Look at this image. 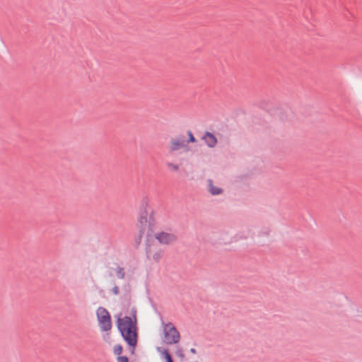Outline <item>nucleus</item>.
I'll use <instances>...</instances> for the list:
<instances>
[{
	"label": "nucleus",
	"mask_w": 362,
	"mask_h": 362,
	"mask_svg": "<svg viewBox=\"0 0 362 362\" xmlns=\"http://www.w3.org/2000/svg\"><path fill=\"white\" fill-rule=\"evenodd\" d=\"M116 274L119 279H124L125 276L124 269L121 267H117V268L116 269Z\"/></svg>",
	"instance_id": "nucleus-11"
},
{
	"label": "nucleus",
	"mask_w": 362,
	"mask_h": 362,
	"mask_svg": "<svg viewBox=\"0 0 362 362\" xmlns=\"http://www.w3.org/2000/svg\"><path fill=\"white\" fill-rule=\"evenodd\" d=\"M145 250L147 259H152L156 263L160 261L164 254L163 250L159 245L150 239L146 240Z\"/></svg>",
	"instance_id": "nucleus-3"
},
{
	"label": "nucleus",
	"mask_w": 362,
	"mask_h": 362,
	"mask_svg": "<svg viewBox=\"0 0 362 362\" xmlns=\"http://www.w3.org/2000/svg\"><path fill=\"white\" fill-rule=\"evenodd\" d=\"M175 354L180 358L181 359H183L185 358V354L183 353V350L181 347H177L175 351Z\"/></svg>",
	"instance_id": "nucleus-14"
},
{
	"label": "nucleus",
	"mask_w": 362,
	"mask_h": 362,
	"mask_svg": "<svg viewBox=\"0 0 362 362\" xmlns=\"http://www.w3.org/2000/svg\"><path fill=\"white\" fill-rule=\"evenodd\" d=\"M190 352H191L192 354H196V353H197V351H196V349H195L194 348H192V349H190Z\"/></svg>",
	"instance_id": "nucleus-19"
},
{
	"label": "nucleus",
	"mask_w": 362,
	"mask_h": 362,
	"mask_svg": "<svg viewBox=\"0 0 362 362\" xmlns=\"http://www.w3.org/2000/svg\"><path fill=\"white\" fill-rule=\"evenodd\" d=\"M164 336L168 344H177L180 339V332L172 322L164 325Z\"/></svg>",
	"instance_id": "nucleus-5"
},
{
	"label": "nucleus",
	"mask_w": 362,
	"mask_h": 362,
	"mask_svg": "<svg viewBox=\"0 0 362 362\" xmlns=\"http://www.w3.org/2000/svg\"><path fill=\"white\" fill-rule=\"evenodd\" d=\"M123 347L120 344H117L114 346V354L118 356L122 353Z\"/></svg>",
	"instance_id": "nucleus-13"
},
{
	"label": "nucleus",
	"mask_w": 362,
	"mask_h": 362,
	"mask_svg": "<svg viewBox=\"0 0 362 362\" xmlns=\"http://www.w3.org/2000/svg\"><path fill=\"white\" fill-rule=\"evenodd\" d=\"M187 135L189 136V139L187 140H186V144H187V146H188L189 143H195V142H197V139H195V137L194 136L192 132L190 130L187 131Z\"/></svg>",
	"instance_id": "nucleus-12"
},
{
	"label": "nucleus",
	"mask_w": 362,
	"mask_h": 362,
	"mask_svg": "<svg viewBox=\"0 0 362 362\" xmlns=\"http://www.w3.org/2000/svg\"><path fill=\"white\" fill-rule=\"evenodd\" d=\"M130 315V317L125 316L124 318L119 317L117 324V328L124 340L131 348V354H134L138 339L136 309L135 308H132Z\"/></svg>",
	"instance_id": "nucleus-1"
},
{
	"label": "nucleus",
	"mask_w": 362,
	"mask_h": 362,
	"mask_svg": "<svg viewBox=\"0 0 362 362\" xmlns=\"http://www.w3.org/2000/svg\"><path fill=\"white\" fill-rule=\"evenodd\" d=\"M97 317L102 331L107 332L111 329V316L107 309L100 307L97 310Z\"/></svg>",
	"instance_id": "nucleus-4"
},
{
	"label": "nucleus",
	"mask_w": 362,
	"mask_h": 362,
	"mask_svg": "<svg viewBox=\"0 0 362 362\" xmlns=\"http://www.w3.org/2000/svg\"><path fill=\"white\" fill-rule=\"evenodd\" d=\"M181 148H185V151L189 150V147L186 144L185 136L180 135L176 138H173L170 140V150L171 152L177 151Z\"/></svg>",
	"instance_id": "nucleus-7"
},
{
	"label": "nucleus",
	"mask_w": 362,
	"mask_h": 362,
	"mask_svg": "<svg viewBox=\"0 0 362 362\" xmlns=\"http://www.w3.org/2000/svg\"><path fill=\"white\" fill-rule=\"evenodd\" d=\"M158 351L160 353H161V354L163 355V357L165 360V362H173V358H172L170 354L169 353L168 350L165 349H161V348L159 347V348H158Z\"/></svg>",
	"instance_id": "nucleus-9"
},
{
	"label": "nucleus",
	"mask_w": 362,
	"mask_h": 362,
	"mask_svg": "<svg viewBox=\"0 0 362 362\" xmlns=\"http://www.w3.org/2000/svg\"><path fill=\"white\" fill-rule=\"evenodd\" d=\"M262 234L264 235H269V231L267 230V231L263 232Z\"/></svg>",
	"instance_id": "nucleus-20"
},
{
	"label": "nucleus",
	"mask_w": 362,
	"mask_h": 362,
	"mask_svg": "<svg viewBox=\"0 0 362 362\" xmlns=\"http://www.w3.org/2000/svg\"><path fill=\"white\" fill-rule=\"evenodd\" d=\"M202 139L204 141L206 145L209 148H214L218 142L215 135L209 132H206Z\"/></svg>",
	"instance_id": "nucleus-8"
},
{
	"label": "nucleus",
	"mask_w": 362,
	"mask_h": 362,
	"mask_svg": "<svg viewBox=\"0 0 362 362\" xmlns=\"http://www.w3.org/2000/svg\"><path fill=\"white\" fill-rule=\"evenodd\" d=\"M154 237L161 245H170L177 240V236L175 234L163 231L156 233Z\"/></svg>",
	"instance_id": "nucleus-6"
},
{
	"label": "nucleus",
	"mask_w": 362,
	"mask_h": 362,
	"mask_svg": "<svg viewBox=\"0 0 362 362\" xmlns=\"http://www.w3.org/2000/svg\"><path fill=\"white\" fill-rule=\"evenodd\" d=\"M112 293L115 295H118L119 293V288L117 286H115L112 289Z\"/></svg>",
	"instance_id": "nucleus-18"
},
{
	"label": "nucleus",
	"mask_w": 362,
	"mask_h": 362,
	"mask_svg": "<svg viewBox=\"0 0 362 362\" xmlns=\"http://www.w3.org/2000/svg\"><path fill=\"white\" fill-rule=\"evenodd\" d=\"M147 207V201L146 199H143L137 219L139 234L134 239V246L136 248H138L140 245L143 236L146 232L147 239H148L149 236H151L156 224V221L153 216V211L151 210L148 214Z\"/></svg>",
	"instance_id": "nucleus-2"
},
{
	"label": "nucleus",
	"mask_w": 362,
	"mask_h": 362,
	"mask_svg": "<svg viewBox=\"0 0 362 362\" xmlns=\"http://www.w3.org/2000/svg\"><path fill=\"white\" fill-rule=\"evenodd\" d=\"M118 362H129V358L126 356H119L117 357Z\"/></svg>",
	"instance_id": "nucleus-16"
},
{
	"label": "nucleus",
	"mask_w": 362,
	"mask_h": 362,
	"mask_svg": "<svg viewBox=\"0 0 362 362\" xmlns=\"http://www.w3.org/2000/svg\"><path fill=\"white\" fill-rule=\"evenodd\" d=\"M209 192L213 195H218L223 192V189L221 188L213 185L211 180H209Z\"/></svg>",
	"instance_id": "nucleus-10"
},
{
	"label": "nucleus",
	"mask_w": 362,
	"mask_h": 362,
	"mask_svg": "<svg viewBox=\"0 0 362 362\" xmlns=\"http://www.w3.org/2000/svg\"><path fill=\"white\" fill-rule=\"evenodd\" d=\"M167 166L171 169H173L174 171H177L179 170V165L174 164L173 163H168Z\"/></svg>",
	"instance_id": "nucleus-15"
},
{
	"label": "nucleus",
	"mask_w": 362,
	"mask_h": 362,
	"mask_svg": "<svg viewBox=\"0 0 362 362\" xmlns=\"http://www.w3.org/2000/svg\"><path fill=\"white\" fill-rule=\"evenodd\" d=\"M291 111L289 110H287L285 112V114H282V115H279V118L281 119V120H284L287 118V115Z\"/></svg>",
	"instance_id": "nucleus-17"
}]
</instances>
